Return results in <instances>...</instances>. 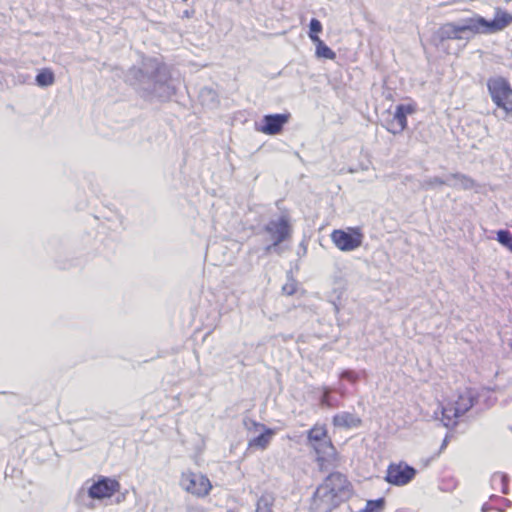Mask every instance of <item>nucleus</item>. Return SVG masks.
<instances>
[{
  "mask_svg": "<svg viewBox=\"0 0 512 512\" xmlns=\"http://www.w3.org/2000/svg\"><path fill=\"white\" fill-rule=\"evenodd\" d=\"M125 79L145 100L165 101L175 93L169 67L155 57H145L139 66L129 68Z\"/></svg>",
  "mask_w": 512,
  "mask_h": 512,
  "instance_id": "obj_1",
  "label": "nucleus"
},
{
  "mask_svg": "<svg viewBox=\"0 0 512 512\" xmlns=\"http://www.w3.org/2000/svg\"><path fill=\"white\" fill-rule=\"evenodd\" d=\"M352 495V486L340 472L330 473L315 490L310 512H332Z\"/></svg>",
  "mask_w": 512,
  "mask_h": 512,
  "instance_id": "obj_2",
  "label": "nucleus"
},
{
  "mask_svg": "<svg viewBox=\"0 0 512 512\" xmlns=\"http://www.w3.org/2000/svg\"><path fill=\"white\" fill-rule=\"evenodd\" d=\"M459 28L466 41L478 34H493L506 28L512 23V15L506 11L497 10L494 19L487 20L483 16L473 13L469 17L457 20Z\"/></svg>",
  "mask_w": 512,
  "mask_h": 512,
  "instance_id": "obj_3",
  "label": "nucleus"
},
{
  "mask_svg": "<svg viewBox=\"0 0 512 512\" xmlns=\"http://www.w3.org/2000/svg\"><path fill=\"white\" fill-rule=\"evenodd\" d=\"M263 231L268 235L270 244L264 247V254H280V244L291 238L292 225L288 214H282L278 218L270 219L264 226Z\"/></svg>",
  "mask_w": 512,
  "mask_h": 512,
  "instance_id": "obj_4",
  "label": "nucleus"
},
{
  "mask_svg": "<svg viewBox=\"0 0 512 512\" xmlns=\"http://www.w3.org/2000/svg\"><path fill=\"white\" fill-rule=\"evenodd\" d=\"M487 89L493 103L505 112H512V87L509 81L502 76L490 77L487 80Z\"/></svg>",
  "mask_w": 512,
  "mask_h": 512,
  "instance_id": "obj_5",
  "label": "nucleus"
},
{
  "mask_svg": "<svg viewBox=\"0 0 512 512\" xmlns=\"http://www.w3.org/2000/svg\"><path fill=\"white\" fill-rule=\"evenodd\" d=\"M180 486L197 497L208 495L212 488L211 482L207 476L192 471L183 472L180 479Z\"/></svg>",
  "mask_w": 512,
  "mask_h": 512,
  "instance_id": "obj_6",
  "label": "nucleus"
},
{
  "mask_svg": "<svg viewBox=\"0 0 512 512\" xmlns=\"http://www.w3.org/2000/svg\"><path fill=\"white\" fill-rule=\"evenodd\" d=\"M417 470L405 462L390 463L384 477L385 481L394 486H405L416 476Z\"/></svg>",
  "mask_w": 512,
  "mask_h": 512,
  "instance_id": "obj_7",
  "label": "nucleus"
},
{
  "mask_svg": "<svg viewBox=\"0 0 512 512\" xmlns=\"http://www.w3.org/2000/svg\"><path fill=\"white\" fill-rule=\"evenodd\" d=\"M316 454V461L321 471H328L335 465L337 451L330 437L324 438L310 446Z\"/></svg>",
  "mask_w": 512,
  "mask_h": 512,
  "instance_id": "obj_8",
  "label": "nucleus"
},
{
  "mask_svg": "<svg viewBox=\"0 0 512 512\" xmlns=\"http://www.w3.org/2000/svg\"><path fill=\"white\" fill-rule=\"evenodd\" d=\"M290 118L291 114L289 112L266 114L259 123L255 124V128L258 132L266 135H278L282 132Z\"/></svg>",
  "mask_w": 512,
  "mask_h": 512,
  "instance_id": "obj_9",
  "label": "nucleus"
},
{
  "mask_svg": "<svg viewBox=\"0 0 512 512\" xmlns=\"http://www.w3.org/2000/svg\"><path fill=\"white\" fill-rule=\"evenodd\" d=\"M331 239L341 251H353L361 246L363 234L358 228H352L349 231L334 230Z\"/></svg>",
  "mask_w": 512,
  "mask_h": 512,
  "instance_id": "obj_10",
  "label": "nucleus"
},
{
  "mask_svg": "<svg viewBox=\"0 0 512 512\" xmlns=\"http://www.w3.org/2000/svg\"><path fill=\"white\" fill-rule=\"evenodd\" d=\"M120 490V483L116 479L100 476L88 489V496L101 500L112 497Z\"/></svg>",
  "mask_w": 512,
  "mask_h": 512,
  "instance_id": "obj_11",
  "label": "nucleus"
},
{
  "mask_svg": "<svg viewBox=\"0 0 512 512\" xmlns=\"http://www.w3.org/2000/svg\"><path fill=\"white\" fill-rule=\"evenodd\" d=\"M415 110L412 104L397 105L392 120L387 122L386 129L394 135L403 132L407 127V115L413 114Z\"/></svg>",
  "mask_w": 512,
  "mask_h": 512,
  "instance_id": "obj_12",
  "label": "nucleus"
},
{
  "mask_svg": "<svg viewBox=\"0 0 512 512\" xmlns=\"http://www.w3.org/2000/svg\"><path fill=\"white\" fill-rule=\"evenodd\" d=\"M244 425L248 430H258V428L264 429V431L260 433L258 436L250 439L248 445L250 448H258L262 450L266 449L271 441V437L274 434V431L270 428H266L264 425L257 423L252 419H245Z\"/></svg>",
  "mask_w": 512,
  "mask_h": 512,
  "instance_id": "obj_13",
  "label": "nucleus"
},
{
  "mask_svg": "<svg viewBox=\"0 0 512 512\" xmlns=\"http://www.w3.org/2000/svg\"><path fill=\"white\" fill-rule=\"evenodd\" d=\"M457 21L442 24L434 34V40L439 44L447 40H465Z\"/></svg>",
  "mask_w": 512,
  "mask_h": 512,
  "instance_id": "obj_14",
  "label": "nucleus"
},
{
  "mask_svg": "<svg viewBox=\"0 0 512 512\" xmlns=\"http://www.w3.org/2000/svg\"><path fill=\"white\" fill-rule=\"evenodd\" d=\"M475 403V394L472 390L466 389L464 392L458 395V398L455 402H453L455 406V413H458L459 416L464 415L467 411H469Z\"/></svg>",
  "mask_w": 512,
  "mask_h": 512,
  "instance_id": "obj_15",
  "label": "nucleus"
},
{
  "mask_svg": "<svg viewBox=\"0 0 512 512\" xmlns=\"http://www.w3.org/2000/svg\"><path fill=\"white\" fill-rule=\"evenodd\" d=\"M447 179L448 186L457 189L469 190L476 186L475 181L471 177L459 172L447 175Z\"/></svg>",
  "mask_w": 512,
  "mask_h": 512,
  "instance_id": "obj_16",
  "label": "nucleus"
},
{
  "mask_svg": "<svg viewBox=\"0 0 512 512\" xmlns=\"http://www.w3.org/2000/svg\"><path fill=\"white\" fill-rule=\"evenodd\" d=\"M333 424L346 429L356 428L361 425V419L350 412H341L333 417Z\"/></svg>",
  "mask_w": 512,
  "mask_h": 512,
  "instance_id": "obj_17",
  "label": "nucleus"
},
{
  "mask_svg": "<svg viewBox=\"0 0 512 512\" xmlns=\"http://www.w3.org/2000/svg\"><path fill=\"white\" fill-rule=\"evenodd\" d=\"M491 488L504 495L509 493V476L502 472H495L490 479Z\"/></svg>",
  "mask_w": 512,
  "mask_h": 512,
  "instance_id": "obj_18",
  "label": "nucleus"
},
{
  "mask_svg": "<svg viewBox=\"0 0 512 512\" xmlns=\"http://www.w3.org/2000/svg\"><path fill=\"white\" fill-rule=\"evenodd\" d=\"M455 406L453 403H448L441 409V422L447 428L454 427L457 424V419L460 417L458 413H455Z\"/></svg>",
  "mask_w": 512,
  "mask_h": 512,
  "instance_id": "obj_19",
  "label": "nucleus"
},
{
  "mask_svg": "<svg viewBox=\"0 0 512 512\" xmlns=\"http://www.w3.org/2000/svg\"><path fill=\"white\" fill-rule=\"evenodd\" d=\"M327 430L324 426L315 425L307 432V446H311L316 442L323 441L328 438Z\"/></svg>",
  "mask_w": 512,
  "mask_h": 512,
  "instance_id": "obj_20",
  "label": "nucleus"
},
{
  "mask_svg": "<svg viewBox=\"0 0 512 512\" xmlns=\"http://www.w3.org/2000/svg\"><path fill=\"white\" fill-rule=\"evenodd\" d=\"M275 498L271 493H263L256 503L255 512H273Z\"/></svg>",
  "mask_w": 512,
  "mask_h": 512,
  "instance_id": "obj_21",
  "label": "nucleus"
},
{
  "mask_svg": "<svg viewBox=\"0 0 512 512\" xmlns=\"http://www.w3.org/2000/svg\"><path fill=\"white\" fill-rule=\"evenodd\" d=\"M35 82L39 87L51 86L55 82L54 73L48 68L42 69L36 75Z\"/></svg>",
  "mask_w": 512,
  "mask_h": 512,
  "instance_id": "obj_22",
  "label": "nucleus"
},
{
  "mask_svg": "<svg viewBox=\"0 0 512 512\" xmlns=\"http://www.w3.org/2000/svg\"><path fill=\"white\" fill-rule=\"evenodd\" d=\"M442 185H447L448 186V179H447V177L445 179H443L441 177L434 176V177H429L427 179L419 181V189L425 190V191L434 189L437 186H442Z\"/></svg>",
  "mask_w": 512,
  "mask_h": 512,
  "instance_id": "obj_23",
  "label": "nucleus"
},
{
  "mask_svg": "<svg viewBox=\"0 0 512 512\" xmlns=\"http://www.w3.org/2000/svg\"><path fill=\"white\" fill-rule=\"evenodd\" d=\"M313 43L316 46L317 57L329 60H334L336 58V53L330 47H328L321 39Z\"/></svg>",
  "mask_w": 512,
  "mask_h": 512,
  "instance_id": "obj_24",
  "label": "nucleus"
},
{
  "mask_svg": "<svg viewBox=\"0 0 512 512\" xmlns=\"http://www.w3.org/2000/svg\"><path fill=\"white\" fill-rule=\"evenodd\" d=\"M322 28V23L318 19L312 18L310 20L308 35L312 42L318 41L320 39L318 34L322 32Z\"/></svg>",
  "mask_w": 512,
  "mask_h": 512,
  "instance_id": "obj_25",
  "label": "nucleus"
},
{
  "mask_svg": "<svg viewBox=\"0 0 512 512\" xmlns=\"http://www.w3.org/2000/svg\"><path fill=\"white\" fill-rule=\"evenodd\" d=\"M497 240L512 252V233L509 230H499Z\"/></svg>",
  "mask_w": 512,
  "mask_h": 512,
  "instance_id": "obj_26",
  "label": "nucleus"
},
{
  "mask_svg": "<svg viewBox=\"0 0 512 512\" xmlns=\"http://www.w3.org/2000/svg\"><path fill=\"white\" fill-rule=\"evenodd\" d=\"M490 501L495 503V510L499 512L505 511L506 508L512 505L509 499L497 495L490 496Z\"/></svg>",
  "mask_w": 512,
  "mask_h": 512,
  "instance_id": "obj_27",
  "label": "nucleus"
},
{
  "mask_svg": "<svg viewBox=\"0 0 512 512\" xmlns=\"http://www.w3.org/2000/svg\"><path fill=\"white\" fill-rule=\"evenodd\" d=\"M320 401L323 406H327V407H331V408L337 406V399L335 397L331 396L330 390L328 388L324 389V392L321 396Z\"/></svg>",
  "mask_w": 512,
  "mask_h": 512,
  "instance_id": "obj_28",
  "label": "nucleus"
},
{
  "mask_svg": "<svg viewBox=\"0 0 512 512\" xmlns=\"http://www.w3.org/2000/svg\"><path fill=\"white\" fill-rule=\"evenodd\" d=\"M340 378L348 380L351 383H356L360 378V374L354 370L346 369L341 372Z\"/></svg>",
  "mask_w": 512,
  "mask_h": 512,
  "instance_id": "obj_29",
  "label": "nucleus"
},
{
  "mask_svg": "<svg viewBox=\"0 0 512 512\" xmlns=\"http://www.w3.org/2000/svg\"><path fill=\"white\" fill-rule=\"evenodd\" d=\"M204 96H209L212 101L216 100V93L211 89H207V88L203 89L201 91V97H204Z\"/></svg>",
  "mask_w": 512,
  "mask_h": 512,
  "instance_id": "obj_30",
  "label": "nucleus"
},
{
  "mask_svg": "<svg viewBox=\"0 0 512 512\" xmlns=\"http://www.w3.org/2000/svg\"><path fill=\"white\" fill-rule=\"evenodd\" d=\"M492 510H495V504H492V502H485L482 507H481V511L482 512H490Z\"/></svg>",
  "mask_w": 512,
  "mask_h": 512,
  "instance_id": "obj_31",
  "label": "nucleus"
},
{
  "mask_svg": "<svg viewBox=\"0 0 512 512\" xmlns=\"http://www.w3.org/2000/svg\"><path fill=\"white\" fill-rule=\"evenodd\" d=\"M282 289H283V292L287 295H293L295 293V288H294V285H292V284L291 285L286 284L283 286Z\"/></svg>",
  "mask_w": 512,
  "mask_h": 512,
  "instance_id": "obj_32",
  "label": "nucleus"
},
{
  "mask_svg": "<svg viewBox=\"0 0 512 512\" xmlns=\"http://www.w3.org/2000/svg\"><path fill=\"white\" fill-rule=\"evenodd\" d=\"M448 442H449V435H446L442 441L439 452H442L447 447Z\"/></svg>",
  "mask_w": 512,
  "mask_h": 512,
  "instance_id": "obj_33",
  "label": "nucleus"
},
{
  "mask_svg": "<svg viewBox=\"0 0 512 512\" xmlns=\"http://www.w3.org/2000/svg\"><path fill=\"white\" fill-rule=\"evenodd\" d=\"M185 16L189 17L188 11H185Z\"/></svg>",
  "mask_w": 512,
  "mask_h": 512,
  "instance_id": "obj_34",
  "label": "nucleus"
},
{
  "mask_svg": "<svg viewBox=\"0 0 512 512\" xmlns=\"http://www.w3.org/2000/svg\"><path fill=\"white\" fill-rule=\"evenodd\" d=\"M229 512H231V511H229Z\"/></svg>",
  "mask_w": 512,
  "mask_h": 512,
  "instance_id": "obj_35",
  "label": "nucleus"
}]
</instances>
